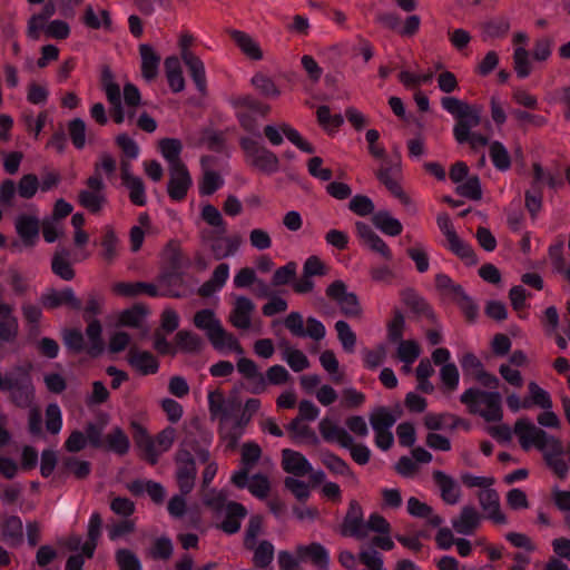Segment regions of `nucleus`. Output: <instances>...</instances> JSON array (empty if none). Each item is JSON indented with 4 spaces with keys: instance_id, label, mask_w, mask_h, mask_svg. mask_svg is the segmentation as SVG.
<instances>
[{
    "instance_id": "obj_26",
    "label": "nucleus",
    "mask_w": 570,
    "mask_h": 570,
    "mask_svg": "<svg viewBox=\"0 0 570 570\" xmlns=\"http://www.w3.org/2000/svg\"><path fill=\"white\" fill-rule=\"evenodd\" d=\"M2 540L10 547H18L23 541L22 521L19 517L10 515L6 518L1 525Z\"/></svg>"
},
{
    "instance_id": "obj_42",
    "label": "nucleus",
    "mask_w": 570,
    "mask_h": 570,
    "mask_svg": "<svg viewBox=\"0 0 570 570\" xmlns=\"http://www.w3.org/2000/svg\"><path fill=\"white\" fill-rule=\"evenodd\" d=\"M250 82L265 97H278L281 95L273 79L262 72H256Z\"/></svg>"
},
{
    "instance_id": "obj_24",
    "label": "nucleus",
    "mask_w": 570,
    "mask_h": 570,
    "mask_svg": "<svg viewBox=\"0 0 570 570\" xmlns=\"http://www.w3.org/2000/svg\"><path fill=\"white\" fill-rule=\"evenodd\" d=\"M247 515L246 508L235 501H230L226 504V518L220 523V529L228 533L233 534L239 531L240 529V520Z\"/></svg>"
},
{
    "instance_id": "obj_51",
    "label": "nucleus",
    "mask_w": 570,
    "mask_h": 570,
    "mask_svg": "<svg viewBox=\"0 0 570 570\" xmlns=\"http://www.w3.org/2000/svg\"><path fill=\"white\" fill-rule=\"evenodd\" d=\"M335 330L343 348L346 352H352L356 344V335L351 330L350 325L345 321H337L335 323Z\"/></svg>"
},
{
    "instance_id": "obj_56",
    "label": "nucleus",
    "mask_w": 570,
    "mask_h": 570,
    "mask_svg": "<svg viewBox=\"0 0 570 570\" xmlns=\"http://www.w3.org/2000/svg\"><path fill=\"white\" fill-rule=\"evenodd\" d=\"M125 186L129 190V199L136 206L146 204L145 185L140 177L131 178Z\"/></svg>"
},
{
    "instance_id": "obj_15",
    "label": "nucleus",
    "mask_w": 570,
    "mask_h": 570,
    "mask_svg": "<svg viewBox=\"0 0 570 570\" xmlns=\"http://www.w3.org/2000/svg\"><path fill=\"white\" fill-rule=\"evenodd\" d=\"M282 465L285 472L295 476H303L312 472V465L306 458L294 450L284 449L282 451Z\"/></svg>"
},
{
    "instance_id": "obj_2",
    "label": "nucleus",
    "mask_w": 570,
    "mask_h": 570,
    "mask_svg": "<svg viewBox=\"0 0 570 570\" xmlns=\"http://www.w3.org/2000/svg\"><path fill=\"white\" fill-rule=\"evenodd\" d=\"M32 363L14 365L4 375L0 372V391L9 393L10 402L21 409L31 406L35 400V385L31 377Z\"/></svg>"
},
{
    "instance_id": "obj_18",
    "label": "nucleus",
    "mask_w": 570,
    "mask_h": 570,
    "mask_svg": "<svg viewBox=\"0 0 570 570\" xmlns=\"http://www.w3.org/2000/svg\"><path fill=\"white\" fill-rule=\"evenodd\" d=\"M141 57V76L147 81H153L158 76L160 56L150 45L142 43L139 46Z\"/></svg>"
},
{
    "instance_id": "obj_31",
    "label": "nucleus",
    "mask_w": 570,
    "mask_h": 570,
    "mask_svg": "<svg viewBox=\"0 0 570 570\" xmlns=\"http://www.w3.org/2000/svg\"><path fill=\"white\" fill-rule=\"evenodd\" d=\"M101 449L125 455L129 450V439L121 428L116 426L106 435Z\"/></svg>"
},
{
    "instance_id": "obj_47",
    "label": "nucleus",
    "mask_w": 570,
    "mask_h": 570,
    "mask_svg": "<svg viewBox=\"0 0 570 570\" xmlns=\"http://www.w3.org/2000/svg\"><path fill=\"white\" fill-rule=\"evenodd\" d=\"M298 552L309 556L312 561L320 566L322 569L327 568L328 554L324 547L320 543L314 542L305 547H299Z\"/></svg>"
},
{
    "instance_id": "obj_30",
    "label": "nucleus",
    "mask_w": 570,
    "mask_h": 570,
    "mask_svg": "<svg viewBox=\"0 0 570 570\" xmlns=\"http://www.w3.org/2000/svg\"><path fill=\"white\" fill-rule=\"evenodd\" d=\"M69 256L70 250L65 247H60L56 249L51 261V269L53 274L63 281H71L75 277V271L69 262Z\"/></svg>"
},
{
    "instance_id": "obj_32",
    "label": "nucleus",
    "mask_w": 570,
    "mask_h": 570,
    "mask_svg": "<svg viewBox=\"0 0 570 570\" xmlns=\"http://www.w3.org/2000/svg\"><path fill=\"white\" fill-rule=\"evenodd\" d=\"M371 220L377 229L390 236H397L403 230L400 220L392 217L387 210H380L373 214Z\"/></svg>"
},
{
    "instance_id": "obj_7",
    "label": "nucleus",
    "mask_w": 570,
    "mask_h": 570,
    "mask_svg": "<svg viewBox=\"0 0 570 570\" xmlns=\"http://www.w3.org/2000/svg\"><path fill=\"white\" fill-rule=\"evenodd\" d=\"M326 295L336 302L340 311L346 317L360 318L362 316V307L355 293H348L347 286L343 281H334L326 288Z\"/></svg>"
},
{
    "instance_id": "obj_59",
    "label": "nucleus",
    "mask_w": 570,
    "mask_h": 570,
    "mask_svg": "<svg viewBox=\"0 0 570 570\" xmlns=\"http://www.w3.org/2000/svg\"><path fill=\"white\" fill-rule=\"evenodd\" d=\"M323 464L334 473L342 475H352L350 466L337 455L326 452L322 455Z\"/></svg>"
},
{
    "instance_id": "obj_16",
    "label": "nucleus",
    "mask_w": 570,
    "mask_h": 570,
    "mask_svg": "<svg viewBox=\"0 0 570 570\" xmlns=\"http://www.w3.org/2000/svg\"><path fill=\"white\" fill-rule=\"evenodd\" d=\"M228 35L242 51V53L248 59L254 61H259L263 59V50L261 49L258 42L250 35L236 29L228 30Z\"/></svg>"
},
{
    "instance_id": "obj_14",
    "label": "nucleus",
    "mask_w": 570,
    "mask_h": 570,
    "mask_svg": "<svg viewBox=\"0 0 570 570\" xmlns=\"http://www.w3.org/2000/svg\"><path fill=\"white\" fill-rule=\"evenodd\" d=\"M134 441L136 445L142 451V458L155 465L158 462L159 452L156 451L155 441L149 436L147 430L139 423L132 422Z\"/></svg>"
},
{
    "instance_id": "obj_6",
    "label": "nucleus",
    "mask_w": 570,
    "mask_h": 570,
    "mask_svg": "<svg viewBox=\"0 0 570 570\" xmlns=\"http://www.w3.org/2000/svg\"><path fill=\"white\" fill-rule=\"evenodd\" d=\"M239 145L247 157L250 158V165L258 170L272 174L278 170L279 159L265 146L249 137H242Z\"/></svg>"
},
{
    "instance_id": "obj_39",
    "label": "nucleus",
    "mask_w": 570,
    "mask_h": 570,
    "mask_svg": "<svg viewBox=\"0 0 570 570\" xmlns=\"http://www.w3.org/2000/svg\"><path fill=\"white\" fill-rule=\"evenodd\" d=\"M395 421L396 419L383 406L375 409L370 415V423L375 433L389 431Z\"/></svg>"
},
{
    "instance_id": "obj_38",
    "label": "nucleus",
    "mask_w": 570,
    "mask_h": 570,
    "mask_svg": "<svg viewBox=\"0 0 570 570\" xmlns=\"http://www.w3.org/2000/svg\"><path fill=\"white\" fill-rule=\"evenodd\" d=\"M148 308L144 304H135L132 307L121 312L119 325L128 327H139L140 322L147 315Z\"/></svg>"
},
{
    "instance_id": "obj_9",
    "label": "nucleus",
    "mask_w": 570,
    "mask_h": 570,
    "mask_svg": "<svg viewBox=\"0 0 570 570\" xmlns=\"http://www.w3.org/2000/svg\"><path fill=\"white\" fill-rule=\"evenodd\" d=\"M176 481L181 494H188L195 487L197 476L196 462L190 452L177 450L175 454Z\"/></svg>"
},
{
    "instance_id": "obj_28",
    "label": "nucleus",
    "mask_w": 570,
    "mask_h": 570,
    "mask_svg": "<svg viewBox=\"0 0 570 570\" xmlns=\"http://www.w3.org/2000/svg\"><path fill=\"white\" fill-rule=\"evenodd\" d=\"M112 291L117 295L126 296V297H135L142 293L149 296L159 295L157 287L154 284L145 283V282H136V283H126L119 282L114 284Z\"/></svg>"
},
{
    "instance_id": "obj_37",
    "label": "nucleus",
    "mask_w": 570,
    "mask_h": 570,
    "mask_svg": "<svg viewBox=\"0 0 570 570\" xmlns=\"http://www.w3.org/2000/svg\"><path fill=\"white\" fill-rule=\"evenodd\" d=\"M78 202L83 208L94 214H97L101 210L104 204L106 203V196L104 193L82 189L78 194Z\"/></svg>"
},
{
    "instance_id": "obj_63",
    "label": "nucleus",
    "mask_w": 570,
    "mask_h": 570,
    "mask_svg": "<svg viewBox=\"0 0 570 570\" xmlns=\"http://www.w3.org/2000/svg\"><path fill=\"white\" fill-rule=\"evenodd\" d=\"M262 449L254 442H247L242 448V464L252 469L261 459Z\"/></svg>"
},
{
    "instance_id": "obj_62",
    "label": "nucleus",
    "mask_w": 570,
    "mask_h": 570,
    "mask_svg": "<svg viewBox=\"0 0 570 570\" xmlns=\"http://www.w3.org/2000/svg\"><path fill=\"white\" fill-rule=\"evenodd\" d=\"M327 271V266L315 255L309 256L303 265V273L306 278L313 279L314 276H325Z\"/></svg>"
},
{
    "instance_id": "obj_13",
    "label": "nucleus",
    "mask_w": 570,
    "mask_h": 570,
    "mask_svg": "<svg viewBox=\"0 0 570 570\" xmlns=\"http://www.w3.org/2000/svg\"><path fill=\"white\" fill-rule=\"evenodd\" d=\"M355 228L362 242L373 252L379 253L383 258L390 261L392 252L385 242L365 223L356 222Z\"/></svg>"
},
{
    "instance_id": "obj_48",
    "label": "nucleus",
    "mask_w": 570,
    "mask_h": 570,
    "mask_svg": "<svg viewBox=\"0 0 570 570\" xmlns=\"http://www.w3.org/2000/svg\"><path fill=\"white\" fill-rule=\"evenodd\" d=\"M62 468L71 472L77 479H86L91 470L88 461L78 460L75 456H68L62 460Z\"/></svg>"
},
{
    "instance_id": "obj_23",
    "label": "nucleus",
    "mask_w": 570,
    "mask_h": 570,
    "mask_svg": "<svg viewBox=\"0 0 570 570\" xmlns=\"http://www.w3.org/2000/svg\"><path fill=\"white\" fill-rule=\"evenodd\" d=\"M254 308L255 306L248 297L239 296L236 298L229 321L235 327L247 330L250 326V314Z\"/></svg>"
},
{
    "instance_id": "obj_36",
    "label": "nucleus",
    "mask_w": 570,
    "mask_h": 570,
    "mask_svg": "<svg viewBox=\"0 0 570 570\" xmlns=\"http://www.w3.org/2000/svg\"><path fill=\"white\" fill-rule=\"evenodd\" d=\"M175 341L177 348L186 353H198L204 344L202 337L190 331H179Z\"/></svg>"
},
{
    "instance_id": "obj_19",
    "label": "nucleus",
    "mask_w": 570,
    "mask_h": 570,
    "mask_svg": "<svg viewBox=\"0 0 570 570\" xmlns=\"http://www.w3.org/2000/svg\"><path fill=\"white\" fill-rule=\"evenodd\" d=\"M479 502L484 512L488 513V518L493 520L495 523H505V515L500 511L499 494L493 489H487L479 492Z\"/></svg>"
},
{
    "instance_id": "obj_20",
    "label": "nucleus",
    "mask_w": 570,
    "mask_h": 570,
    "mask_svg": "<svg viewBox=\"0 0 570 570\" xmlns=\"http://www.w3.org/2000/svg\"><path fill=\"white\" fill-rule=\"evenodd\" d=\"M184 63L202 96L207 95V80L203 61L193 52H185Z\"/></svg>"
},
{
    "instance_id": "obj_35",
    "label": "nucleus",
    "mask_w": 570,
    "mask_h": 570,
    "mask_svg": "<svg viewBox=\"0 0 570 570\" xmlns=\"http://www.w3.org/2000/svg\"><path fill=\"white\" fill-rule=\"evenodd\" d=\"M181 148L180 140L176 138H163L159 141V149L165 159L169 163V167L185 165L179 157Z\"/></svg>"
},
{
    "instance_id": "obj_21",
    "label": "nucleus",
    "mask_w": 570,
    "mask_h": 570,
    "mask_svg": "<svg viewBox=\"0 0 570 570\" xmlns=\"http://www.w3.org/2000/svg\"><path fill=\"white\" fill-rule=\"evenodd\" d=\"M481 515L476 509L472 505H465L462 508L458 519L452 521L453 529L461 534H472L479 527Z\"/></svg>"
},
{
    "instance_id": "obj_64",
    "label": "nucleus",
    "mask_w": 570,
    "mask_h": 570,
    "mask_svg": "<svg viewBox=\"0 0 570 570\" xmlns=\"http://www.w3.org/2000/svg\"><path fill=\"white\" fill-rule=\"evenodd\" d=\"M116 559L120 570H140L138 558L128 549H120L116 553Z\"/></svg>"
},
{
    "instance_id": "obj_27",
    "label": "nucleus",
    "mask_w": 570,
    "mask_h": 570,
    "mask_svg": "<svg viewBox=\"0 0 570 570\" xmlns=\"http://www.w3.org/2000/svg\"><path fill=\"white\" fill-rule=\"evenodd\" d=\"M433 480L441 491V498L448 504H455L460 498V489L454 479L442 471L433 472Z\"/></svg>"
},
{
    "instance_id": "obj_22",
    "label": "nucleus",
    "mask_w": 570,
    "mask_h": 570,
    "mask_svg": "<svg viewBox=\"0 0 570 570\" xmlns=\"http://www.w3.org/2000/svg\"><path fill=\"white\" fill-rule=\"evenodd\" d=\"M129 364L139 371L141 374H154L158 370V361L148 351H138L131 347L128 353Z\"/></svg>"
},
{
    "instance_id": "obj_8",
    "label": "nucleus",
    "mask_w": 570,
    "mask_h": 570,
    "mask_svg": "<svg viewBox=\"0 0 570 570\" xmlns=\"http://www.w3.org/2000/svg\"><path fill=\"white\" fill-rule=\"evenodd\" d=\"M285 327L297 337H309L314 341H321L325 336V326L315 317H307L306 327L301 313L291 312L284 320Z\"/></svg>"
},
{
    "instance_id": "obj_41",
    "label": "nucleus",
    "mask_w": 570,
    "mask_h": 570,
    "mask_svg": "<svg viewBox=\"0 0 570 570\" xmlns=\"http://www.w3.org/2000/svg\"><path fill=\"white\" fill-rule=\"evenodd\" d=\"M253 550V563L255 567L264 569L272 563L274 558V546L269 541H261L256 548L254 547Z\"/></svg>"
},
{
    "instance_id": "obj_44",
    "label": "nucleus",
    "mask_w": 570,
    "mask_h": 570,
    "mask_svg": "<svg viewBox=\"0 0 570 570\" xmlns=\"http://www.w3.org/2000/svg\"><path fill=\"white\" fill-rule=\"evenodd\" d=\"M455 191L465 198L472 200H480L482 198V189L480 185V179L478 176L468 177L466 181L459 185Z\"/></svg>"
},
{
    "instance_id": "obj_57",
    "label": "nucleus",
    "mask_w": 570,
    "mask_h": 570,
    "mask_svg": "<svg viewBox=\"0 0 570 570\" xmlns=\"http://www.w3.org/2000/svg\"><path fill=\"white\" fill-rule=\"evenodd\" d=\"M223 184L218 173L206 170L200 181L199 191L204 196L213 195Z\"/></svg>"
},
{
    "instance_id": "obj_34",
    "label": "nucleus",
    "mask_w": 570,
    "mask_h": 570,
    "mask_svg": "<svg viewBox=\"0 0 570 570\" xmlns=\"http://www.w3.org/2000/svg\"><path fill=\"white\" fill-rule=\"evenodd\" d=\"M102 326L98 320H91L86 328L87 337L90 342L87 353L91 357H97L104 352V341L101 338Z\"/></svg>"
},
{
    "instance_id": "obj_10",
    "label": "nucleus",
    "mask_w": 570,
    "mask_h": 570,
    "mask_svg": "<svg viewBox=\"0 0 570 570\" xmlns=\"http://www.w3.org/2000/svg\"><path fill=\"white\" fill-rule=\"evenodd\" d=\"M168 196L176 202L183 200L191 186V177L186 165L169 167Z\"/></svg>"
},
{
    "instance_id": "obj_17",
    "label": "nucleus",
    "mask_w": 570,
    "mask_h": 570,
    "mask_svg": "<svg viewBox=\"0 0 570 570\" xmlns=\"http://www.w3.org/2000/svg\"><path fill=\"white\" fill-rule=\"evenodd\" d=\"M40 222L36 216L20 215L16 219V230L22 243L31 247L36 244L39 235Z\"/></svg>"
},
{
    "instance_id": "obj_40",
    "label": "nucleus",
    "mask_w": 570,
    "mask_h": 570,
    "mask_svg": "<svg viewBox=\"0 0 570 570\" xmlns=\"http://www.w3.org/2000/svg\"><path fill=\"white\" fill-rule=\"evenodd\" d=\"M202 219L207 223L209 226L216 228L218 234L226 233V223L220 214V212L212 204H206L203 206L200 212Z\"/></svg>"
},
{
    "instance_id": "obj_54",
    "label": "nucleus",
    "mask_w": 570,
    "mask_h": 570,
    "mask_svg": "<svg viewBox=\"0 0 570 570\" xmlns=\"http://www.w3.org/2000/svg\"><path fill=\"white\" fill-rule=\"evenodd\" d=\"M39 188V179L35 174L23 175L18 183V194L20 197L30 199L32 198Z\"/></svg>"
},
{
    "instance_id": "obj_33",
    "label": "nucleus",
    "mask_w": 570,
    "mask_h": 570,
    "mask_svg": "<svg viewBox=\"0 0 570 570\" xmlns=\"http://www.w3.org/2000/svg\"><path fill=\"white\" fill-rule=\"evenodd\" d=\"M446 240L449 243L450 250L461 259L465 261L468 265H475L478 263V257L473 248L468 243L463 242L456 233L450 235Z\"/></svg>"
},
{
    "instance_id": "obj_58",
    "label": "nucleus",
    "mask_w": 570,
    "mask_h": 570,
    "mask_svg": "<svg viewBox=\"0 0 570 570\" xmlns=\"http://www.w3.org/2000/svg\"><path fill=\"white\" fill-rule=\"evenodd\" d=\"M233 105L235 107L248 108L249 110H253L263 117H266L271 110V107L268 105L261 102L259 100L249 95L236 98L233 101Z\"/></svg>"
},
{
    "instance_id": "obj_52",
    "label": "nucleus",
    "mask_w": 570,
    "mask_h": 570,
    "mask_svg": "<svg viewBox=\"0 0 570 570\" xmlns=\"http://www.w3.org/2000/svg\"><path fill=\"white\" fill-rule=\"evenodd\" d=\"M18 336V320L11 314L0 321V341L13 342Z\"/></svg>"
},
{
    "instance_id": "obj_49",
    "label": "nucleus",
    "mask_w": 570,
    "mask_h": 570,
    "mask_svg": "<svg viewBox=\"0 0 570 570\" xmlns=\"http://www.w3.org/2000/svg\"><path fill=\"white\" fill-rule=\"evenodd\" d=\"M263 530V517L254 514L249 518L248 525L245 533L244 546L248 550H253L256 543V538Z\"/></svg>"
},
{
    "instance_id": "obj_3",
    "label": "nucleus",
    "mask_w": 570,
    "mask_h": 570,
    "mask_svg": "<svg viewBox=\"0 0 570 570\" xmlns=\"http://www.w3.org/2000/svg\"><path fill=\"white\" fill-rule=\"evenodd\" d=\"M513 432L518 435L521 448L528 451L532 445L543 452V458L562 456L561 441L535 426L529 419L517 420Z\"/></svg>"
},
{
    "instance_id": "obj_50",
    "label": "nucleus",
    "mask_w": 570,
    "mask_h": 570,
    "mask_svg": "<svg viewBox=\"0 0 570 570\" xmlns=\"http://www.w3.org/2000/svg\"><path fill=\"white\" fill-rule=\"evenodd\" d=\"M68 131L73 146L82 149L86 144V124L81 118H75L68 124Z\"/></svg>"
},
{
    "instance_id": "obj_25",
    "label": "nucleus",
    "mask_w": 570,
    "mask_h": 570,
    "mask_svg": "<svg viewBox=\"0 0 570 570\" xmlns=\"http://www.w3.org/2000/svg\"><path fill=\"white\" fill-rule=\"evenodd\" d=\"M127 489L136 497L144 494V492L146 491L150 499L156 504H160L165 500L164 487L160 483L151 480H135L131 483L127 484Z\"/></svg>"
},
{
    "instance_id": "obj_5",
    "label": "nucleus",
    "mask_w": 570,
    "mask_h": 570,
    "mask_svg": "<svg viewBox=\"0 0 570 570\" xmlns=\"http://www.w3.org/2000/svg\"><path fill=\"white\" fill-rule=\"evenodd\" d=\"M194 324L199 330L206 331V335L214 348L220 351L224 347H228L237 354L244 353V348L237 338L224 330L219 320L216 318L214 311L208 308L198 311L194 315Z\"/></svg>"
},
{
    "instance_id": "obj_4",
    "label": "nucleus",
    "mask_w": 570,
    "mask_h": 570,
    "mask_svg": "<svg viewBox=\"0 0 570 570\" xmlns=\"http://www.w3.org/2000/svg\"><path fill=\"white\" fill-rule=\"evenodd\" d=\"M471 414H479L487 422H498L502 420L501 394L499 392H488L480 389H468L460 397Z\"/></svg>"
},
{
    "instance_id": "obj_55",
    "label": "nucleus",
    "mask_w": 570,
    "mask_h": 570,
    "mask_svg": "<svg viewBox=\"0 0 570 570\" xmlns=\"http://www.w3.org/2000/svg\"><path fill=\"white\" fill-rule=\"evenodd\" d=\"M405 328V320L400 309H394L393 318L387 324V337L391 342H399L403 337Z\"/></svg>"
},
{
    "instance_id": "obj_45",
    "label": "nucleus",
    "mask_w": 570,
    "mask_h": 570,
    "mask_svg": "<svg viewBox=\"0 0 570 570\" xmlns=\"http://www.w3.org/2000/svg\"><path fill=\"white\" fill-rule=\"evenodd\" d=\"M514 70L520 78H525L531 72V60L529 51L523 47H518L513 53Z\"/></svg>"
},
{
    "instance_id": "obj_60",
    "label": "nucleus",
    "mask_w": 570,
    "mask_h": 570,
    "mask_svg": "<svg viewBox=\"0 0 570 570\" xmlns=\"http://www.w3.org/2000/svg\"><path fill=\"white\" fill-rule=\"evenodd\" d=\"M348 209L358 216H367L373 214L374 204L370 197L364 195H356L350 200Z\"/></svg>"
},
{
    "instance_id": "obj_43",
    "label": "nucleus",
    "mask_w": 570,
    "mask_h": 570,
    "mask_svg": "<svg viewBox=\"0 0 570 570\" xmlns=\"http://www.w3.org/2000/svg\"><path fill=\"white\" fill-rule=\"evenodd\" d=\"M490 157L499 170H507L511 166L510 155L500 141H493L490 145Z\"/></svg>"
},
{
    "instance_id": "obj_11",
    "label": "nucleus",
    "mask_w": 570,
    "mask_h": 570,
    "mask_svg": "<svg viewBox=\"0 0 570 570\" xmlns=\"http://www.w3.org/2000/svg\"><path fill=\"white\" fill-rule=\"evenodd\" d=\"M40 302L46 308L50 309L62 305L75 311H79L82 307L81 301L75 295L72 288L69 287L62 291L50 289L41 296Z\"/></svg>"
},
{
    "instance_id": "obj_12",
    "label": "nucleus",
    "mask_w": 570,
    "mask_h": 570,
    "mask_svg": "<svg viewBox=\"0 0 570 570\" xmlns=\"http://www.w3.org/2000/svg\"><path fill=\"white\" fill-rule=\"evenodd\" d=\"M342 534L355 537L358 539L365 538L367 535V530L365 529L363 521L362 508L355 500L350 502V507L342 527Z\"/></svg>"
},
{
    "instance_id": "obj_46",
    "label": "nucleus",
    "mask_w": 570,
    "mask_h": 570,
    "mask_svg": "<svg viewBox=\"0 0 570 570\" xmlns=\"http://www.w3.org/2000/svg\"><path fill=\"white\" fill-rule=\"evenodd\" d=\"M420 346L415 341H399L397 357L405 364H412L420 356Z\"/></svg>"
},
{
    "instance_id": "obj_61",
    "label": "nucleus",
    "mask_w": 570,
    "mask_h": 570,
    "mask_svg": "<svg viewBox=\"0 0 570 570\" xmlns=\"http://www.w3.org/2000/svg\"><path fill=\"white\" fill-rule=\"evenodd\" d=\"M104 424H96L88 422L85 426L86 442H88L95 449H101L104 446Z\"/></svg>"
},
{
    "instance_id": "obj_29",
    "label": "nucleus",
    "mask_w": 570,
    "mask_h": 570,
    "mask_svg": "<svg viewBox=\"0 0 570 570\" xmlns=\"http://www.w3.org/2000/svg\"><path fill=\"white\" fill-rule=\"evenodd\" d=\"M402 302L416 315H424L434 320V313L425 299L420 296L413 288H405L401 292Z\"/></svg>"
},
{
    "instance_id": "obj_53",
    "label": "nucleus",
    "mask_w": 570,
    "mask_h": 570,
    "mask_svg": "<svg viewBox=\"0 0 570 570\" xmlns=\"http://www.w3.org/2000/svg\"><path fill=\"white\" fill-rule=\"evenodd\" d=\"M62 338L67 348L72 353L79 354L85 350V338L79 330H65L62 332Z\"/></svg>"
},
{
    "instance_id": "obj_1",
    "label": "nucleus",
    "mask_w": 570,
    "mask_h": 570,
    "mask_svg": "<svg viewBox=\"0 0 570 570\" xmlns=\"http://www.w3.org/2000/svg\"><path fill=\"white\" fill-rule=\"evenodd\" d=\"M441 106L456 118L453 135L459 144L470 142L472 149H475L478 146H487L489 144V139L485 136L471 132L472 128L481 124L480 107L469 105L468 102L451 96L443 97L441 99Z\"/></svg>"
}]
</instances>
